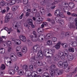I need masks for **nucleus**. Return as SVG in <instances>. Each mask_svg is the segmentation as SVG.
Segmentation results:
<instances>
[{
	"label": "nucleus",
	"mask_w": 77,
	"mask_h": 77,
	"mask_svg": "<svg viewBox=\"0 0 77 77\" xmlns=\"http://www.w3.org/2000/svg\"><path fill=\"white\" fill-rule=\"evenodd\" d=\"M23 3L25 5L27 4V3H28V0H23Z\"/></svg>",
	"instance_id": "5fc2aeb1"
},
{
	"label": "nucleus",
	"mask_w": 77,
	"mask_h": 77,
	"mask_svg": "<svg viewBox=\"0 0 77 77\" xmlns=\"http://www.w3.org/2000/svg\"><path fill=\"white\" fill-rule=\"evenodd\" d=\"M6 44H8V46H11V45H12V43L10 41H8L6 43Z\"/></svg>",
	"instance_id": "37998d69"
},
{
	"label": "nucleus",
	"mask_w": 77,
	"mask_h": 77,
	"mask_svg": "<svg viewBox=\"0 0 77 77\" xmlns=\"http://www.w3.org/2000/svg\"><path fill=\"white\" fill-rule=\"evenodd\" d=\"M23 69H25V71H28L29 68H28V66L27 65H25L23 66Z\"/></svg>",
	"instance_id": "5701e85b"
},
{
	"label": "nucleus",
	"mask_w": 77,
	"mask_h": 77,
	"mask_svg": "<svg viewBox=\"0 0 77 77\" xmlns=\"http://www.w3.org/2000/svg\"><path fill=\"white\" fill-rule=\"evenodd\" d=\"M37 59H39L40 60H41V59H42L43 58V56H42V55H38L37 57H36Z\"/></svg>",
	"instance_id": "58836bf2"
},
{
	"label": "nucleus",
	"mask_w": 77,
	"mask_h": 77,
	"mask_svg": "<svg viewBox=\"0 0 77 77\" xmlns=\"http://www.w3.org/2000/svg\"><path fill=\"white\" fill-rule=\"evenodd\" d=\"M0 5L1 6H4L5 5V2L4 1L2 0L0 2Z\"/></svg>",
	"instance_id": "c85d7f7f"
},
{
	"label": "nucleus",
	"mask_w": 77,
	"mask_h": 77,
	"mask_svg": "<svg viewBox=\"0 0 77 77\" xmlns=\"http://www.w3.org/2000/svg\"><path fill=\"white\" fill-rule=\"evenodd\" d=\"M50 68H51L50 69H52L54 71V69H57V68H56V65L54 64L51 65L50 66Z\"/></svg>",
	"instance_id": "f3484780"
},
{
	"label": "nucleus",
	"mask_w": 77,
	"mask_h": 77,
	"mask_svg": "<svg viewBox=\"0 0 77 77\" xmlns=\"http://www.w3.org/2000/svg\"><path fill=\"white\" fill-rule=\"evenodd\" d=\"M43 76H49V74H48V73L47 72H45L44 73L43 75Z\"/></svg>",
	"instance_id": "09e8293b"
},
{
	"label": "nucleus",
	"mask_w": 77,
	"mask_h": 77,
	"mask_svg": "<svg viewBox=\"0 0 77 77\" xmlns=\"http://www.w3.org/2000/svg\"><path fill=\"white\" fill-rule=\"evenodd\" d=\"M4 42V41L3 40V38H0V44L1 43H3Z\"/></svg>",
	"instance_id": "69168bd1"
},
{
	"label": "nucleus",
	"mask_w": 77,
	"mask_h": 77,
	"mask_svg": "<svg viewBox=\"0 0 77 77\" xmlns=\"http://www.w3.org/2000/svg\"><path fill=\"white\" fill-rule=\"evenodd\" d=\"M77 67L75 69L74 71H73V72L70 73V74L71 75L70 76H69V75H68L67 76V77H72L71 75H72L73 74H75V73H76V72H77Z\"/></svg>",
	"instance_id": "aec40b11"
},
{
	"label": "nucleus",
	"mask_w": 77,
	"mask_h": 77,
	"mask_svg": "<svg viewBox=\"0 0 77 77\" xmlns=\"http://www.w3.org/2000/svg\"><path fill=\"white\" fill-rule=\"evenodd\" d=\"M63 52H59L58 53V56H61L62 55H63Z\"/></svg>",
	"instance_id": "4d7b16f0"
},
{
	"label": "nucleus",
	"mask_w": 77,
	"mask_h": 77,
	"mask_svg": "<svg viewBox=\"0 0 77 77\" xmlns=\"http://www.w3.org/2000/svg\"><path fill=\"white\" fill-rule=\"evenodd\" d=\"M52 40L54 42H55L57 41V38L55 37H53Z\"/></svg>",
	"instance_id": "79ce46f5"
},
{
	"label": "nucleus",
	"mask_w": 77,
	"mask_h": 77,
	"mask_svg": "<svg viewBox=\"0 0 77 77\" xmlns=\"http://www.w3.org/2000/svg\"><path fill=\"white\" fill-rule=\"evenodd\" d=\"M59 16L62 18H65V15L63 14V13L60 12L58 14Z\"/></svg>",
	"instance_id": "f704fd0d"
},
{
	"label": "nucleus",
	"mask_w": 77,
	"mask_h": 77,
	"mask_svg": "<svg viewBox=\"0 0 77 77\" xmlns=\"http://www.w3.org/2000/svg\"><path fill=\"white\" fill-rule=\"evenodd\" d=\"M51 21L52 24H55V21H54V20H51Z\"/></svg>",
	"instance_id": "e2e57ef3"
},
{
	"label": "nucleus",
	"mask_w": 77,
	"mask_h": 77,
	"mask_svg": "<svg viewBox=\"0 0 77 77\" xmlns=\"http://www.w3.org/2000/svg\"><path fill=\"white\" fill-rule=\"evenodd\" d=\"M65 62H63L62 61H60L58 62V65L60 68H65L68 66V63L66 62V60H64Z\"/></svg>",
	"instance_id": "f03ea898"
},
{
	"label": "nucleus",
	"mask_w": 77,
	"mask_h": 77,
	"mask_svg": "<svg viewBox=\"0 0 77 77\" xmlns=\"http://www.w3.org/2000/svg\"><path fill=\"white\" fill-rule=\"evenodd\" d=\"M5 53V49L2 48L0 49V53L1 54H3Z\"/></svg>",
	"instance_id": "a878e982"
},
{
	"label": "nucleus",
	"mask_w": 77,
	"mask_h": 77,
	"mask_svg": "<svg viewBox=\"0 0 77 77\" xmlns=\"http://www.w3.org/2000/svg\"><path fill=\"white\" fill-rule=\"evenodd\" d=\"M15 0H12L10 3V5H14L15 4Z\"/></svg>",
	"instance_id": "e433bc0d"
},
{
	"label": "nucleus",
	"mask_w": 77,
	"mask_h": 77,
	"mask_svg": "<svg viewBox=\"0 0 77 77\" xmlns=\"http://www.w3.org/2000/svg\"><path fill=\"white\" fill-rule=\"evenodd\" d=\"M53 52L51 50H48L47 49H45L43 51V54L45 56H46V54H53Z\"/></svg>",
	"instance_id": "20e7f679"
},
{
	"label": "nucleus",
	"mask_w": 77,
	"mask_h": 77,
	"mask_svg": "<svg viewBox=\"0 0 77 77\" xmlns=\"http://www.w3.org/2000/svg\"><path fill=\"white\" fill-rule=\"evenodd\" d=\"M12 14H11L8 13L6 15V18H9L10 19V18H12Z\"/></svg>",
	"instance_id": "4be33fe9"
},
{
	"label": "nucleus",
	"mask_w": 77,
	"mask_h": 77,
	"mask_svg": "<svg viewBox=\"0 0 77 77\" xmlns=\"http://www.w3.org/2000/svg\"><path fill=\"white\" fill-rule=\"evenodd\" d=\"M14 55H15V54L12 53L10 55V59L12 61H13V62L17 61V57Z\"/></svg>",
	"instance_id": "39448f33"
},
{
	"label": "nucleus",
	"mask_w": 77,
	"mask_h": 77,
	"mask_svg": "<svg viewBox=\"0 0 77 77\" xmlns=\"http://www.w3.org/2000/svg\"><path fill=\"white\" fill-rule=\"evenodd\" d=\"M16 51L19 52L20 51H21V48L20 46H17L16 48Z\"/></svg>",
	"instance_id": "2f4dec72"
},
{
	"label": "nucleus",
	"mask_w": 77,
	"mask_h": 77,
	"mask_svg": "<svg viewBox=\"0 0 77 77\" xmlns=\"http://www.w3.org/2000/svg\"><path fill=\"white\" fill-rule=\"evenodd\" d=\"M43 70L42 69V68H40L37 69V71L38 74H42Z\"/></svg>",
	"instance_id": "2eb2a0df"
},
{
	"label": "nucleus",
	"mask_w": 77,
	"mask_h": 77,
	"mask_svg": "<svg viewBox=\"0 0 77 77\" xmlns=\"http://www.w3.org/2000/svg\"><path fill=\"white\" fill-rule=\"evenodd\" d=\"M68 6H69V8L71 9H72V8L73 7H74V6H75V5H74V3L72 2H69L68 5Z\"/></svg>",
	"instance_id": "9b49d317"
},
{
	"label": "nucleus",
	"mask_w": 77,
	"mask_h": 77,
	"mask_svg": "<svg viewBox=\"0 0 77 77\" xmlns=\"http://www.w3.org/2000/svg\"><path fill=\"white\" fill-rule=\"evenodd\" d=\"M24 26L25 27H27V28H29V26L28 24L26 23L24 24Z\"/></svg>",
	"instance_id": "052dcab7"
},
{
	"label": "nucleus",
	"mask_w": 77,
	"mask_h": 77,
	"mask_svg": "<svg viewBox=\"0 0 77 77\" xmlns=\"http://www.w3.org/2000/svg\"><path fill=\"white\" fill-rule=\"evenodd\" d=\"M5 68H6V66L5 64H2V66H1V69L2 70H4V69H5Z\"/></svg>",
	"instance_id": "c9c22d12"
},
{
	"label": "nucleus",
	"mask_w": 77,
	"mask_h": 77,
	"mask_svg": "<svg viewBox=\"0 0 77 77\" xmlns=\"http://www.w3.org/2000/svg\"><path fill=\"white\" fill-rule=\"evenodd\" d=\"M32 11L33 13H36L37 12V10L35 8H32Z\"/></svg>",
	"instance_id": "c03bdc74"
},
{
	"label": "nucleus",
	"mask_w": 77,
	"mask_h": 77,
	"mask_svg": "<svg viewBox=\"0 0 77 77\" xmlns=\"http://www.w3.org/2000/svg\"><path fill=\"white\" fill-rule=\"evenodd\" d=\"M39 8H40V12L42 15H44L45 14V10L43 8H40V7H39Z\"/></svg>",
	"instance_id": "4468645a"
},
{
	"label": "nucleus",
	"mask_w": 77,
	"mask_h": 77,
	"mask_svg": "<svg viewBox=\"0 0 77 77\" xmlns=\"http://www.w3.org/2000/svg\"><path fill=\"white\" fill-rule=\"evenodd\" d=\"M66 56L67 57L69 61H72L74 59V56L71 54L69 53L68 50H66L64 52Z\"/></svg>",
	"instance_id": "7ed1b4c3"
},
{
	"label": "nucleus",
	"mask_w": 77,
	"mask_h": 77,
	"mask_svg": "<svg viewBox=\"0 0 77 77\" xmlns=\"http://www.w3.org/2000/svg\"><path fill=\"white\" fill-rule=\"evenodd\" d=\"M47 43L48 45H50L52 44V41L51 40H48L47 41Z\"/></svg>",
	"instance_id": "ea45409f"
},
{
	"label": "nucleus",
	"mask_w": 77,
	"mask_h": 77,
	"mask_svg": "<svg viewBox=\"0 0 77 77\" xmlns=\"http://www.w3.org/2000/svg\"><path fill=\"white\" fill-rule=\"evenodd\" d=\"M75 20V25L76 26H77V17L76 18Z\"/></svg>",
	"instance_id": "774afa93"
},
{
	"label": "nucleus",
	"mask_w": 77,
	"mask_h": 77,
	"mask_svg": "<svg viewBox=\"0 0 77 77\" xmlns=\"http://www.w3.org/2000/svg\"><path fill=\"white\" fill-rule=\"evenodd\" d=\"M33 34L35 36V38H37V34H36V32L35 31H33L32 32Z\"/></svg>",
	"instance_id": "a18cd8bd"
},
{
	"label": "nucleus",
	"mask_w": 77,
	"mask_h": 77,
	"mask_svg": "<svg viewBox=\"0 0 77 77\" xmlns=\"http://www.w3.org/2000/svg\"><path fill=\"white\" fill-rule=\"evenodd\" d=\"M25 73V75L26 76H29V75H31V72L29 70L26 71Z\"/></svg>",
	"instance_id": "412c9836"
},
{
	"label": "nucleus",
	"mask_w": 77,
	"mask_h": 77,
	"mask_svg": "<svg viewBox=\"0 0 77 77\" xmlns=\"http://www.w3.org/2000/svg\"><path fill=\"white\" fill-rule=\"evenodd\" d=\"M21 44V41L19 39H18L17 42H16V44L19 45H20Z\"/></svg>",
	"instance_id": "a19ab883"
},
{
	"label": "nucleus",
	"mask_w": 77,
	"mask_h": 77,
	"mask_svg": "<svg viewBox=\"0 0 77 77\" xmlns=\"http://www.w3.org/2000/svg\"><path fill=\"white\" fill-rule=\"evenodd\" d=\"M33 51L35 53H36L39 51L37 45H35L33 48Z\"/></svg>",
	"instance_id": "9d476101"
},
{
	"label": "nucleus",
	"mask_w": 77,
	"mask_h": 77,
	"mask_svg": "<svg viewBox=\"0 0 77 77\" xmlns=\"http://www.w3.org/2000/svg\"><path fill=\"white\" fill-rule=\"evenodd\" d=\"M27 23L29 25L33 24V20L32 19H29L27 20Z\"/></svg>",
	"instance_id": "dca6fc26"
},
{
	"label": "nucleus",
	"mask_w": 77,
	"mask_h": 77,
	"mask_svg": "<svg viewBox=\"0 0 77 77\" xmlns=\"http://www.w3.org/2000/svg\"><path fill=\"white\" fill-rule=\"evenodd\" d=\"M72 17H77V14L73 13L71 15Z\"/></svg>",
	"instance_id": "0e129e2a"
},
{
	"label": "nucleus",
	"mask_w": 77,
	"mask_h": 77,
	"mask_svg": "<svg viewBox=\"0 0 77 77\" xmlns=\"http://www.w3.org/2000/svg\"><path fill=\"white\" fill-rule=\"evenodd\" d=\"M18 68H19L18 66H16L14 67V69L15 71H16L17 72L18 70Z\"/></svg>",
	"instance_id": "603ef678"
},
{
	"label": "nucleus",
	"mask_w": 77,
	"mask_h": 77,
	"mask_svg": "<svg viewBox=\"0 0 77 77\" xmlns=\"http://www.w3.org/2000/svg\"><path fill=\"white\" fill-rule=\"evenodd\" d=\"M8 72L10 74L14 75L15 74V70L12 69H10L8 71Z\"/></svg>",
	"instance_id": "a211bd4d"
},
{
	"label": "nucleus",
	"mask_w": 77,
	"mask_h": 77,
	"mask_svg": "<svg viewBox=\"0 0 77 77\" xmlns=\"http://www.w3.org/2000/svg\"><path fill=\"white\" fill-rule=\"evenodd\" d=\"M40 30H41L39 32L40 33H42L44 31V29L42 28H40Z\"/></svg>",
	"instance_id": "13d9d810"
},
{
	"label": "nucleus",
	"mask_w": 77,
	"mask_h": 77,
	"mask_svg": "<svg viewBox=\"0 0 77 77\" xmlns=\"http://www.w3.org/2000/svg\"><path fill=\"white\" fill-rule=\"evenodd\" d=\"M64 24V21L62 20L60 21V25L61 27H62L63 24Z\"/></svg>",
	"instance_id": "bb28decb"
},
{
	"label": "nucleus",
	"mask_w": 77,
	"mask_h": 77,
	"mask_svg": "<svg viewBox=\"0 0 77 77\" xmlns=\"http://www.w3.org/2000/svg\"><path fill=\"white\" fill-rule=\"evenodd\" d=\"M17 55L19 57H21L23 56L22 53L21 52H18L17 53Z\"/></svg>",
	"instance_id": "49530a36"
},
{
	"label": "nucleus",
	"mask_w": 77,
	"mask_h": 77,
	"mask_svg": "<svg viewBox=\"0 0 77 77\" xmlns=\"http://www.w3.org/2000/svg\"><path fill=\"white\" fill-rule=\"evenodd\" d=\"M68 66V64L67 67L64 68L65 71L66 72H69L70 71V67Z\"/></svg>",
	"instance_id": "6ab92c4d"
},
{
	"label": "nucleus",
	"mask_w": 77,
	"mask_h": 77,
	"mask_svg": "<svg viewBox=\"0 0 77 77\" xmlns=\"http://www.w3.org/2000/svg\"><path fill=\"white\" fill-rule=\"evenodd\" d=\"M61 45L63 46L64 48H67L68 46V44H67L66 43H62Z\"/></svg>",
	"instance_id": "b1692460"
},
{
	"label": "nucleus",
	"mask_w": 77,
	"mask_h": 77,
	"mask_svg": "<svg viewBox=\"0 0 77 77\" xmlns=\"http://www.w3.org/2000/svg\"><path fill=\"white\" fill-rule=\"evenodd\" d=\"M41 55L43 56V52L41 50H40L38 51L37 54V56Z\"/></svg>",
	"instance_id": "393cba45"
},
{
	"label": "nucleus",
	"mask_w": 77,
	"mask_h": 77,
	"mask_svg": "<svg viewBox=\"0 0 77 77\" xmlns=\"http://www.w3.org/2000/svg\"><path fill=\"white\" fill-rule=\"evenodd\" d=\"M45 38L46 39H48L49 38H50V34H47L45 37Z\"/></svg>",
	"instance_id": "864d4df0"
},
{
	"label": "nucleus",
	"mask_w": 77,
	"mask_h": 77,
	"mask_svg": "<svg viewBox=\"0 0 77 77\" xmlns=\"http://www.w3.org/2000/svg\"><path fill=\"white\" fill-rule=\"evenodd\" d=\"M65 58V57L63 54L61 56V59H64Z\"/></svg>",
	"instance_id": "680f3d73"
},
{
	"label": "nucleus",
	"mask_w": 77,
	"mask_h": 77,
	"mask_svg": "<svg viewBox=\"0 0 77 77\" xmlns=\"http://www.w3.org/2000/svg\"><path fill=\"white\" fill-rule=\"evenodd\" d=\"M73 47H76L77 45V43L76 42H73L71 43Z\"/></svg>",
	"instance_id": "c756f323"
},
{
	"label": "nucleus",
	"mask_w": 77,
	"mask_h": 77,
	"mask_svg": "<svg viewBox=\"0 0 77 77\" xmlns=\"http://www.w3.org/2000/svg\"><path fill=\"white\" fill-rule=\"evenodd\" d=\"M53 59L54 61H55V62H57L59 60V56L58 55H56L53 57Z\"/></svg>",
	"instance_id": "1a4fd4ad"
},
{
	"label": "nucleus",
	"mask_w": 77,
	"mask_h": 77,
	"mask_svg": "<svg viewBox=\"0 0 77 77\" xmlns=\"http://www.w3.org/2000/svg\"><path fill=\"white\" fill-rule=\"evenodd\" d=\"M36 59H37V57L36 56H34L32 57L29 60L30 62H36V61L37 60Z\"/></svg>",
	"instance_id": "6e6552de"
},
{
	"label": "nucleus",
	"mask_w": 77,
	"mask_h": 77,
	"mask_svg": "<svg viewBox=\"0 0 77 77\" xmlns=\"http://www.w3.org/2000/svg\"><path fill=\"white\" fill-rule=\"evenodd\" d=\"M61 44V43L60 42H59L55 46V48H56V50H59L60 48V45Z\"/></svg>",
	"instance_id": "f8f14e48"
},
{
	"label": "nucleus",
	"mask_w": 77,
	"mask_h": 77,
	"mask_svg": "<svg viewBox=\"0 0 77 77\" xmlns=\"http://www.w3.org/2000/svg\"><path fill=\"white\" fill-rule=\"evenodd\" d=\"M32 75L33 76L32 77H36V76L37 75L34 72L32 73Z\"/></svg>",
	"instance_id": "bf43d9fd"
},
{
	"label": "nucleus",
	"mask_w": 77,
	"mask_h": 77,
	"mask_svg": "<svg viewBox=\"0 0 77 77\" xmlns=\"http://www.w3.org/2000/svg\"><path fill=\"white\" fill-rule=\"evenodd\" d=\"M18 74L19 75H22L23 74V71H22V70H18Z\"/></svg>",
	"instance_id": "473e14b6"
},
{
	"label": "nucleus",
	"mask_w": 77,
	"mask_h": 77,
	"mask_svg": "<svg viewBox=\"0 0 77 77\" xmlns=\"http://www.w3.org/2000/svg\"><path fill=\"white\" fill-rule=\"evenodd\" d=\"M17 9H18V7H17V6H14L12 7V9L13 10V11H15L17 10Z\"/></svg>",
	"instance_id": "7c9ffc66"
},
{
	"label": "nucleus",
	"mask_w": 77,
	"mask_h": 77,
	"mask_svg": "<svg viewBox=\"0 0 77 77\" xmlns=\"http://www.w3.org/2000/svg\"><path fill=\"white\" fill-rule=\"evenodd\" d=\"M29 68L31 71H33V67L32 65H30L29 66Z\"/></svg>",
	"instance_id": "3c124183"
},
{
	"label": "nucleus",
	"mask_w": 77,
	"mask_h": 77,
	"mask_svg": "<svg viewBox=\"0 0 77 77\" xmlns=\"http://www.w3.org/2000/svg\"><path fill=\"white\" fill-rule=\"evenodd\" d=\"M32 7L33 8H36L38 7V5H36V4L35 3H34L33 4Z\"/></svg>",
	"instance_id": "de8ad7c7"
},
{
	"label": "nucleus",
	"mask_w": 77,
	"mask_h": 77,
	"mask_svg": "<svg viewBox=\"0 0 77 77\" xmlns=\"http://www.w3.org/2000/svg\"><path fill=\"white\" fill-rule=\"evenodd\" d=\"M45 38V35L43 34H41L38 36V38L40 39H41L42 41H43Z\"/></svg>",
	"instance_id": "ddd939ff"
},
{
	"label": "nucleus",
	"mask_w": 77,
	"mask_h": 77,
	"mask_svg": "<svg viewBox=\"0 0 77 77\" xmlns=\"http://www.w3.org/2000/svg\"><path fill=\"white\" fill-rule=\"evenodd\" d=\"M37 39V37L36 38H35V37H33L31 39L32 41H33V42H36V41H37V40H36Z\"/></svg>",
	"instance_id": "8fccbe9b"
},
{
	"label": "nucleus",
	"mask_w": 77,
	"mask_h": 77,
	"mask_svg": "<svg viewBox=\"0 0 77 77\" xmlns=\"http://www.w3.org/2000/svg\"><path fill=\"white\" fill-rule=\"evenodd\" d=\"M20 39L23 41V42H26V38L25 36L23 35H21L19 36Z\"/></svg>",
	"instance_id": "0eeeda50"
},
{
	"label": "nucleus",
	"mask_w": 77,
	"mask_h": 77,
	"mask_svg": "<svg viewBox=\"0 0 77 77\" xmlns=\"http://www.w3.org/2000/svg\"><path fill=\"white\" fill-rule=\"evenodd\" d=\"M50 68V67H49V66L46 65L45 66V68L46 69V70H47V71H48V68Z\"/></svg>",
	"instance_id": "338daca9"
},
{
	"label": "nucleus",
	"mask_w": 77,
	"mask_h": 77,
	"mask_svg": "<svg viewBox=\"0 0 77 77\" xmlns=\"http://www.w3.org/2000/svg\"><path fill=\"white\" fill-rule=\"evenodd\" d=\"M59 29L57 27H55L54 29V31H55V32H57V31H59Z\"/></svg>",
	"instance_id": "6e6d98bb"
},
{
	"label": "nucleus",
	"mask_w": 77,
	"mask_h": 77,
	"mask_svg": "<svg viewBox=\"0 0 77 77\" xmlns=\"http://www.w3.org/2000/svg\"><path fill=\"white\" fill-rule=\"evenodd\" d=\"M69 52H74V48H73L70 47L69 48Z\"/></svg>",
	"instance_id": "cd10ccee"
},
{
	"label": "nucleus",
	"mask_w": 77,
	"mask_h": 77,
	"mask_svg": "<svg viewBox=\"0 0 77 77\" xmlns=\"http://www.w3.org/2000/svg\"><path fill=\"white\" fill-rule=\"evenodd\" d=\"M14 26L15 27V29H17V31L18 33H20V32L18 29V26H19V24L18 22H15L13 23Z\"/></svg>",
	"instance_id": "423d86ee"
},
{
	"label": "nucleus",
	"mask_w": 77,
	"mask_h": 77,
	"mask_svg": "<svg viewBox=\"0 0 77 77\" xmlns=\"http://www.w3.org/2000/svg\"><path fill=\"white\" fill-rule=\"evenodd\" d=\"M56 69H54V71L52 69H50L51 77H54V74L57 76L62 74V71L57 68Z\"/></svg>",
	"instance_id": "f257e3e1"
},
{
	"label": "nucleus",
	"mask_w": 77,
	"mask_h": 77,
	"mask_svg": "<svg viewBox=\"0 0 77 77\" xmlns=\"http://www.w3.org/2000/svg\"><path fill=\"white\" fill-rule=\"evenodd\" d=\"M27 48H25L22 49V52L23 53H27Z\"/></svg>",
	"instance_id": "72a5a7b5"
},
{
	"label": "nucleus",
	"mask_w": 77,
	"mask_h": 77,
	"mask_svg": "<svg viewBox=\"0 0 77 77\" xmlns=\"http://www.w3.org/2000/svg\"><path fill=\"white\" fill-rule=\"evenodd\" d=\"M9 18H8V17H5V21L4 22V23H8L9 21Z\"/></svg>",
	"instance_id": "4c0bfd02"
}]
</instances>
